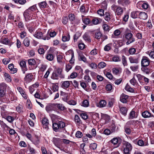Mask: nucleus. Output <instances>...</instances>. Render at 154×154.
I'll return each mask as SVG.
<instances>
[{"label":"nucleus","mask_w":154,"mask_h":154,"mask_svg":"<svg viewBox=\"0 0 154 154\" xmlns=\"http://www.w3.org/2000/svg\"><path fill=\"white\" fill-rule=\"evenodd\" d=\"M37 7L36 5H34L26 10L23 12V16L26 21H27L32 19L34 12L36 11Z\"/></svg>","instance_id":"obj_1"},{"label":"nucleus","mask_w":154,"mask_h":154,"mask_svg":"<svg viewBox=\"0 0 154 154\" xmlns=\"http://www.w3.org/2000/svg\"><path fill=\"white\" fill-rule=\"evenodd\" d=\"M123 37L127 40L126 42L127 45H128L135 41L133 34L131 32V30L128 29H126Z\"/></svg>","instance_id":"obj_2"},{"label":"nucleus","mask_w":154,"mask_h":154,"mask_svg":"<svg viewBox=\"0 0 154 154\" xmlns=\"http://www.w3.org/2000/svg\"><path fill=\"white\" fill-rule=\"evenodd\" d=\"M123 151L124 154H130L132 146L131 144L129 142L125 141L123 143Z\"/></svg>","instance_id":"obj_3"},{"label":"nucleus","mask_w":154,"mask_h":154,"mask_svg":"<svg viewBox=\"0 0 154 154\" xmlns=\"http://www.w3.org/2000/svg\"><path fill=\"white\" fill-rule=\"evenodd\" d=\"M112 9L114 11L116 15L117 16L121 15L123 12V8L120 6L113 5L111 6Z\"/></svg>","instance_id":"obj_4"},{"label":"nucleus","mask_w":154,"mask_h":154,"mask_svg":"<svg viewBox=\"0 0 154 154\" xmlns=\"http://www.w3.org/2000/svg\"><path fill=\"white\" fill-rule=\"evenodd\" d=\"M45 30H43L42 32L37 31L33 35L35 37L38 39H41L44 40H49V38H47L45 35Z\"/></svg>","instance_id":"obj_5"},{"label":"nucleus","mask_w":154,"mask_h":154,"mask_svg":"<svg viewBox=\"0 0 154 154\" xmlns=\"http://www.w3.org/2000/svg\"><path fill=\"white\" fill-rule=\"evenodd\" d=\"M139 115L138 112L135 109H132L128 115L129 119H132L137 118Z\"/></svg>","instance_id":"obj_6"},{"label":"nucleus","mask_w":154,"mask_h":154,"mask_svg":"<svg viewBox=\"0 0 154 154\" xmlns=\"http://www.w3.org/2000/svg\"><path fill=\"white\" fill-rule=\"evenodd\" d=\"M121 139L119 137H114L110 141L115 147H118L120 144Z\"/></svg>","instance_id":"obj_7"},{"label":"nucleus","mask_w":154,"mask_h":154,"mask_svg":"<svg viewBox=\"0 0 154 154\" xmlns=\"http://www.w3.org/2000/svg\"><path fill=\"white\" fill-rule=\"evenodd\" d=\"M150 60L147 57L143 56L141 60V66H148L150 64Z\"/></svg>","instance_id":"obj_8"},{"label":"nucleus","mask_w":154,"mask_h":154,"mask_svg":"<svg viewBox=\"0 0 154 154\" xmlns=\"http://www.w3.org/2000/svg\"><path fill=\"white\" fill-rule=\"evenodd\" d=\"M0 42L6 45L11 46L13 44L11 42L8 38L5 37H2L0 40Z\"/></svg>","instance_id":"obj_9"},{"label":"nucleus","mask_w":154,"mask_h":154,"mask_svg":"<svg viewBox=\"0 0 154 154\" xmlns=\"http://www.w3.org/2000/svg\"><path fill=\"white\" fill-rule=\"evenodd\" d=\"M62 139L60 138L56 137H53L52 139V141L55 145L61 150L62 149L60 146V145L62 142Z\"/></svg>","instance_id":"obj_10"},{"label":"nucleus","mask_w":154,"mask_h":154,"mask_svg":"<svg viewBox=\"0 0 154 154\" xmlns=\"http://www.w3.org/2000/svg\"><path fill=\"white\" fill-rule=\"evenodd\" d=\"M6 87V85L5 83L0 84V98L3 97L5 95L4 90Z\"/></svg>","instance_id":"obj_11"},{"label":"nucleus","mask_w":154,"mask_h":154,"mask_svg":"<svg viewBox=\"0 0 154 154\" xmlns=\"http://www.w3.org/2000/svg\"><path fill=\"white\" fill-rule=\"evenodd\" d=\"M102 20L100 18L97 17H94L91 21V25H96L99 24Z\"/></svg>","instance_id":"obj_12"},{"label":"nucleus","mask_w":154,"mask_h":154,"mask_svg":"<svg viewBox=\"0 0 154 154\" xmlns=\"http://www.w3.org/2000/svg\"><path fill=\"white\" fill-rule=\"evenodd\" d=\"M128 98V96L122 94L120 96V99L122 102L123 103H126L127 102Z\"/></svg>","instance_id":"obj_13"},{"label":"nucleus","mask_w":154,"mask_h":154,"mask_svg":"<svg viewBox=\"0 0 154 154\" xmlns=\"http://www.w3.org/2000/svg\"><path fill=\"white\" fill-rule=\"evenodd\" d=\"M33 78V75L31 73H28L25 76L24 79L25 81L28 82L31 81Z\"/></svg>","instance_id":"obj_14"},{"label":"nucleus","mask_w":154,"mask_h":154,"mask_svg":"<svg viewBox=\"0 0 154 154\" xmlns=\"http://www.w3.org/2000/svg\"><path fill=\"white\" fill-rule=\"evenodd\" d=\"M137 144L140 146H148L149 145L147 140L143 141L142 140H139L137 141Z\"/></svg>","instance_id":"obj_15"},{"label":"nucleus","mask_w":154,"mask_h":154,"mask_svg":"<svg viewBox=\"0 0 154 154\" xmlns=\"http://www.w3.org/2000/svg\"><path fill=\"white\" fill-rule=\"evenodd\" d=\"M8 67L10 70V73L11 74H14L16 73L17 71V68H14V65L13 64L11 63L9 64Z\"/></svg>","instance_id":"obj_16"},{"label":"nucleus","mask_w":154,"mask_h":154,"mask_svg":"<svg viewBox=\"0 0 154 154\" xmlns=\"http://www.w3.org/2000/svg\"><path fill=\"white\" fill-rule=\"evenodd\" d=\"M63 69L60 68H58L56 69L57 74L59 75V77L61 79H64L65 75L62 73Z\"/></svg>","instance_id":"obj_17"},{"label":"nucleus","mask_w":154,"mask_h":154,"mask_svg":"<svg viewBox=\"0 0 154 154\" xmlns=\"http://www.w3.org/2000/svg\"><path fill=\"white\" fill-rule=\"evenodd\" d=\"M61 87L64 89H66L70 86V82L65 81L61 82Z\"/></svg>","instance_id":"obj_18"},{"label":"nucleus","mask_w":154,"mask_h":154,"mask_svg":"<svg viewBox=\"0 0 154 154\" xmlns=\"http://www.w3.org/2000/svg\"><path fill=\"white\" fill-rule=\"evenodd\" d=\"M142 116L143 117L145 118L153 116L152 115L151 113L147 111H145L142 112Z\"/></svg>","instance_id":"obj_19"},{"label":"nucleus","mask_w":154,"mask_h":154,"mask_svg":"<svg viewBox=\"0 0 154 154\" xmlns=\"http://www.w3.org/2000/svg\"><path fill=\"white\" fill-rule=\"evenodd\" d=\"M118 3L123 6H125L128 5L129 2L128 0H120L118 1Z\"/></svg>","instance_id":"obj_20"},{"label":"nucleus","mask_w":154,"mask_h":154,"mask_svg":"<svg viewBox=\"0 0 154 154\" xmlns=\"http://www.w3.org/2000/svg\"><path fill=\"white\" fill-rule=\"evenodd\" d=\"M128 59L131 63L137 64L139 62V59L137 58H135L133 57H130Z\"/></svg>","instance_id":"obj_21"},{"label":"nucleus","mask_w":154,"mask_h":154,"mask_svg":"<svg viewBox=\"0 0 154 154\" xmlns=\"http://www.w3.org/2000/svg\"><path fill=\"white\" fill-rule=\"evenodd\" d=\"M128 110V108L126 107H122L120 108V112L124 116L126 115Z\"/></svg>","instance_id":"obj_22"},{"label":"nucleus","mask_w":154,"mask_h":154,"mask_svg":"<svg viewBox=\"0 0 154 154\" xmlns=\"http://www.w3.org/2000/svg\"><path fill=\"white\" fill-rule=\"evenodd\" d=\"M45 109L46 111L48 112L54 109V105L53 104H48L46 107Z\"/></svg>","instance_id":"obj_23"},{"label":"nucleus","mask_w":154,"mask_h":154,"mask_svg":"<svg viewBox=\"0 0 154 154\" xmlns=\"http://www.w3.org/2000/svg\"><path fill=\"white\" fill-rule=\"evenodd\" d=\"M42 122L45 128H48L47 126L49 124V121L47 118H44L42 121Z\"/></svg>","instance_id":"obj_24"},{"label":"nucleus","mask_w":154,"mask_h":154,"mask_svg":"<svg viewBox=\"0 0 154 154\" xmlns=\"http://www.w3.org/2000/svg\"><path fill=\"white\" fill-rule=\"evenodd\" d=\"M139 14V17L143 20H146L147 18V15L146 13L144 12H141Z\"/></svg>","instance_id":"obj_25"},{"label":"nucleus","mask_w":154,"mask_h":154,"mask_svg":"<svg viewBox=\"0 0 154 154\" xmlns=\"http://www.w3.org/2000/svg\"><path fill=\"white\" fill-rule=\"evenodd\" d=\"M140 122L138 120H130L127 123V124L128 125H132L134 126L136 125L138 123H139Z\"/></svg>","instance_id":"obj_26"},{"label":"nucleus","mask_w":154,"mask_h":154,"mask_svg":"<svg viewBox=\"0 0 154 154\" xmlns=\"http://www.w3.org/2000/svg\"><path fill=\"white\" fill-rule=\"evenodd\" d=\"M141 70L146 74H149L150 72L149 68L147 67V66H141Z\"/></svg>","instance_id":"obj_27"},{"label":"nucleus","mask_w":154,"mask_h":154,"mask_svg":"<svg viewBox=\"0 0 154 154\" xmlns=\"http://www.w3.org/2000/svg\"><path fill=\"white\" fill-rule=\"evenodd\" d=\"M106 102L104 100H102L100 101L99 104L97 105V106L100 107H103L106 106Z\"/></svg>","instance_id":"obj_28"},{"label":"nucleus","mask_w":154,"mask_h":154,"mask_svg":"<svg viewBox=\"0 0 154 154\" xmlns=\"http://www.w3.org/2000/svg\"><path fill=\"white\" fill-rule=\"evenodd\" d=\"M104 15H105L104 17L105 20L107 21L110 20L111 19V17L112 16V15L110 14V13L108 12H106L105 13Z\"/></svg>","instance_id":"obj_29"},{"label":"nucleus","mask_w":154,"mask_h":154,"mask_svg":"<svg viewBox=\"0 0 154 154\" xmlns=\"http://www.w3.org/2000/svg\"><path fill=\"white\" fill-rule=\"evenodd\" d=\"M32 143L37 147H38L40 143V141L38 137L33 140L32 141Z\"/></svg>","instance_id":"obj_30"},{"label":"nucleus","mask_w":154,"mask_h":154,"mask_svg":"<svg viewBox=\"0 0 154 154\" xmlns=\"http://www.w3.org/2000/svg\"><path fill=\"white\" fill-rule=\"evenodd\" d=\"M83 38L84 40L88 42H90L91 40L89 35L87 33H85L83 35Z\"/></svg>","instance_id":"obj_31"},{"label":"nucleus","mask_w":154,"mask_h":154,"mask_svg":"<svg viewBox=\"0 0 154 154\" xmlns=\"http://www.w3.org/2000/svg\"><path fill=\"white\" fill-rule=\"evenodd\" d=\"M56 122L53 123L52 128L54 131L57 132L58 131V130L59 129V128L57 121H56Z\"/></svg>","instance_id":"obj_32"},{"label":"nucleus","mask_w":154,"mask_h":154,"mask_svg":"<svg viewBox=\"0 0 154 154\" xmlns=\"http://www.w3.org/2000/svg\"><path fill=\"white\" fill-rule=\"evenodd\" d=\"M125 89L126 91L130 92L133 93L134 91V89L131 88L128 84H127L126 85L125 88Z\"/></svg>","instance_id":"obj_33"},{"label":"nucleus","mask_w":154,"mask_h":154,"mask_svg":"<svg viewBox=\"0 0 154 154\" xmlns=\"http://www.w3.org/2000/svg\"><path fill=\"white\" fill-rule=\"evenodd\" d=\"M55 106L58 109L61 110H63L65 108L64 105L61 103H57L55 104Z\"/></svg>","instance_id":"obj_34"},{"label":"nucleus","mask_w":154,"mask_h":154,"mask_svg":"<svg viewBox=\"0 0 154 154\" xmlns=\"http://www.w3.org/2000/svg\"><path fill=\"white\" fill-rule=\"evenodd\" d=\"M60 92H61V95L65 96V97L64 98H62L63 100L65 102H66L67 103V102L69 101H68V99L69 98V97L67 95V94L62 91H61Z\"/></svg>","instance_id":"obj_35"},{"label":"nucleus","mask_w":154,"mask_h":154,"mask_svg":"<svg viewBox=\"0 0 154 154\" xmlns=\"http://www.w3.org/2000/svg\"><path fill=\"white\" fill-rule=\"evenodd\" d=\"M38 5L41 8H45L47 7L48 4L45 1H44L38 3Z\"/></svg>","instance_id":"obj_36"},{"label":"nucleus","mask_w":154,"mask_h":154,"mask_svg":"<svg viewBox=\"0 0 154 154\" xmlns=\"http://www.w3.org/2000/svg\"><path fill=\"white\" fill-rule=\"evenodd\" d=\"M82 21L83 23L85 24L88 25L90 24L91 25V20L87 18H83L82 19Z\"/></svg>","instance_id":"obj_37"},{"label":"nucleus","mask_w":154,"mask_h":154,"mask_svg":"<svg viewBox=\"0 0 154 154\" xmlns=\"http://www.w3.org/2000/svg\"><path fill=\"white\" fill-rule=\"evenodd\" d=\"M102 36V34L99 31H97L95 33V38L97 39H100Z\"/></svg>","instance_id":"obj_38"},{"label":"nucleus","mask_w":154,"mask_h":154,"mask_svg":"<svg viewBox=\"0 0 154 154\" xmlns=\"http://www.w3.org/2000/svg\"><path fill=\"white\" fill-rule=\"evenodd\" d=\"M112 46V43H109L106 45L104 47V50L105 51H109L110 50Z\"/></svg>","instance_id":"obj_39"},{"label":"nucleus","mask_w":154,"mask_h":154,"mask_svg":"<svg viewBox=\"0 0 154 154\" xmlns=\"http://www.w3.org/2000/svg\"><path fill=\"white\" fill-rule=\"evenodd\" d=\"M57 123H58L59 129L61 128H64L65 126V123L64 122L59 120L57 121Z\"/></svg>","instance_id":"obj_40"},{"label":"nucleus","mask_w":154,"mask_h":154,"mask_svg":"<svg viewBox=\"0 0 154 154\" xmlns=\"http://www.w3.org/2000/svg\"><path fill=\"white\" fill-rule=\"evenodd\" d=\"M4 75L5 77V79L8 82H11V79L10 75L7 73H5Z\"/></svg>","instance_id":"obj_41"},{"label":"nucleus","mask_w":154,"mask_h":154,"mask_svg":"<svg viewBox=\"0 0 154 154\" xmlns=\"http://www.w3.org/2000/svg\"><path fill=\"white\" fill-rule=\"evenodd\" d=\"M27 27L29 31L30 32L32 33L35 30V27L31 26L29 24H28L27 25Z\"/></svg>","instance_id":"obj_42"},{"label":"nucleus","mask_w":154,"mask_h":154,"mask_svg":"<svg viewBox=\"0 0 154 154\" xmlns=\"http://www.w3.org/2000/svg\"><path fill=\"white\" fill-rule=\"evenodd\" d=\"M29 40L28 38H25L23 40V44L26 47H28L29 45Z\"/></svg>","instance_id":"obj_43"},{"label":"nucleus","mask_w":154,"mask_h":154,"mask_svg":"<svg viewBox=\"0 0 154 154\" xmlns=\"http://www.w3.org/2000/svg\"><path fill=\"white\" fill-rule=\"evenodd\" d=\"M27 149L29 151V154H34L35 153V149L31 147L29 145L28 146Z\"/></svg>","instance_id":"obj_44"},{"label":"nucleus","mask_w":154,"mask_h":154,"mask_svg":"<svg viewBox=\"0 0 154 154\" xmlns=\"http://www.w3.org/2000/svg\"><path fill=\"white\" fill-rule=\"evenodd\" d=\"M68 18L70 21H72L75 19V16L72 13L70 14L68 16Z\"/></svg>","instance_id":"obj_45"},{"label":"nucleus","mask_w":154,"mask_h":154,"mask_svg":"<svg viewBox=\"0 0 154 154\" xmlns=\"http://www.w3.org/2000/svg\"><path fill=\"white\" fill-rule=\"evenodd\" d=\"M89 105L88 101L87 100H85L82 102L81 106L84 107H88Z\"/></svg>","instance_id":"obj_46"},{"label":"nucleus","mask_w":154,"mask_h":154,"mask_svg":"<svg viewBox=\"0 0 154 154\" xmlns=\"http://www.w3.org/2000/svg\"><path fill=\"white\" fill-rule=\"evenodd\" d=\"M139 12L138 11H133L131 13V17L133 18H137Z\"/></svg>","instance_id":"obj_47"},{"label":"nucleus","mask_w":154,"mask_h":154,"mask_svg":"<svg viewBox=\"0 0 154 154\" xmlns=\"http://www.w3.org/2000/svg\"><path fill=\"white\" fill-rule=\"evenodd\" d=\"M97 147V144L95 143H91L89 146L90 149L93 150H94L96 149Z\"/></svg>","instance_id":"obj_48"},{"label":"nucleus","mask_w":154,"mask_h":154,"mask_svg":"<svg viewBox=\"0 0 154 154\" xmlns=\"http://www.w3.org/2000/svg\"><path fill=\"white\" fill-rule=\"evenodd\" d=\"M106 64L103 62H100L98 65V67L100 69H102L105 67L106 66Z\"/></svg>","instance_id":"obj_49"},{"label":"nucleus","mask_w":154,"mask_h":154,"mask_svg":"<svg viewBox=\"0 0 154 154\" xmlns=\"http://www.w3.org/2000/svg\"><path fill=\"white\" fill-rule=\"evenodd\" d=\"M131 84L134 86H136L137 84V82L134 77L130 80Z\"/></svg>","instance_id":"obj_50"},{"label":"nucleus","mask_w":154,"mask_h":154,"mask_svg":"<svg viewBox=\"0 0 154 154\" xmlns=\"http://www.w3.org/2000/svg\"><path fill=\"white\" fill-rule=\"evenodd\" d=\"M70 39V36L68 34L66 36H63L62 38V40L64 42L69 41Z\"/></svg>","instance_id":"obj_51"},{"label":"nucleus","mask_w":154,"mask_h":154,"mask_svg":"<svg viewBox=\"0 0 154 154\" xmlns=\"http://www.w3.org/2000/svg\"><path fill=\"white\" fill-rule=\"evenodd\" d=\"M63 56L61 55H58L57 57V60L58 62L60 63V64H63V61H62Z\"/></svg>","instance_id":"obj_52"},{"label":"nucleus","mask_w":154,"mask_h":154,"mask_svg":"<svg viewBox=\"0 0 154 154\" xmlns=\"http://www.w3.org/2000/svg\"><path fill=\"white\" fill-rule=\"evenodd\" d=\"M122 62L124 66H127L128 65L126 58L124 55L122 56Z\"/></svg>","instance_id":"obj_53"},{"label":"nucleus","mask_w":154,"mask_h":154,"mask_svg":"<svg viewBox=\"0 0 154 154\" xmlns=\"http://www.w3.org/2000/svg\"><path fill=\"white\" fill-rule=\"evenodd\" d=\"M26 33L25 30L21 31V32L20 33V36L21 38L23 39L26 36Z\"/></svg>","instance_id":"obj_54"},{"label":"nucleus","mask_w":154,"mask_h":154,"mask_svg":"<svg viewBox=\"0 0 154 154\" xmlns=\"http://www.w3.org/2000/svg\"><path fill=\"white\" fill-rule=\"evenodd\" d=\"M54 56L51 54H49L47 55L46 58L49 61H52L54 59Z\"/></svg>","instance_id":"obj_55"},{"label":"nucleus","mask_w":154,"mask_h":154,"mask_svg":"<svg viewBox=\"0 0 154 154\" xmlns=\"http://www.w3.org/2000/svg\"><path fill=\"white\" fill-rule=\"evenodd\" d=\"M102 27L103 30L105 31H109L110 30L109 26L106 23L103 24Z\"/></svg>","instance_id":"obj_56"},{"label":"nucleus","mask_w":154,"mask_h":154,"mask_svg":"<svg viewBox=\"0 0 154 154\" xmlns=\"http://www.w3.org/2000/svg\"><path fill=\"white\" fill-rule=\"evenodd\" d=\"M136 50L135 48H130L128 50V52L131 55H133L135 54L136 52Z\"/></svg>","instance_id":"obj_57"},{"label":"nucleus","mask_w":154,"mask_h":154,"mask_svg":"<svg viewBox=\"0 0 154 154\" xmlns=\"http://www.w3.org/2000/svg\"><path fill=\"white\" fill-rule=\"evenodd\" d=\"M28 63L29 65L31 66L34 65L36 63V61L33 59H30L28 60Z\"/></svg>","instance_id":"obj_58"},{"label":"nucleus","mask_w":154,"mask_h":154,"mask_svg":"<svg viewBox=\"0 0 154 154\" xmlns=\"http://www.w3.org/2000/svg\"><path fill=\"white\" fill-rule=\"evenodd\" d=\"M58 75L56 72H53L51 78L53 79H58Z\"/></svg>","instance_id":"obj_59"},{"label":"nucleus","mask_w":154,"mask_h":154,"mask_svg":"<svg viewBox=\"0 0 154 154\" xmlns=\"http://www.w3.org/2000/svg\"><path fill=\"white\" fill-rule=\"evenodd\" d=\"M104 74L109 79H111L112 78V75L111 73L109 72H104Z\"/></svg>","instance_id":"obj_60"},{"label":"nucleus","mask_w":154,"mask_h":154,"mask_svg":"<svg viewBox=\"0 0 154 154\" xmlns=\"http://www.w3.org/2000/svg\"><path fill=\"white\" fill-rule=\"evenodd\" d=\"M72 68V66L69 64H67L66 65L65 68V70L67 72H68Z\"/></svg>","instance_id":"obj_61"},{"label":"nucleus","mask_w":154,"mask_h":154,"mask_svg":"<svg viewBox=\"0 0 154 154\" xmlns=\"http://www.w3.org/2000/svg\"><path fill=\"white\" fill-rule=\"evenodd\" d=\"M97 13L100 16H103L104 15V11L102 9H100L97 11Z\"/></svg>","instance_id":"obj_62"},{"label":"nucleus","mask_w":154,"mask_h":154,"mask_svg":"<svg viewBox=\"0 0 154 154\" xmlns=\"http://www.w3.org/2000/svg\"><path fill=\"white\" fill-rule=\"evenodd\" d=\"M83 134L82 132L78 131L76 133L75 136L78 138H80L82 137Z\"/></svg>","instance_id":"obj_63"},{"label":"nucleus","mask_w":154,"mask_h":154,"mask_svg":"<svg viewBox=\"0 0 154 154\" xmlns=\"http://www.w3.org/2000/svg\"><path fill=\"white\" fill-rule=\"evenodd\" d=\"M52 88V90L54 92L57 91L58 90V86L56 85H53Z\"/></svg>","instance_id":"obj_64"}]
</instances>
